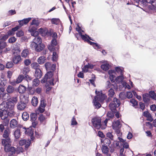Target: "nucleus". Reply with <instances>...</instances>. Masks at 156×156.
<instances>
[{"mask_svg": "<svg viewBox=\"0 0 156 156\" xmlns=\"http://www.w3.org/2000/svg\"><path fill=\"white\" fill-rule=\"evenodd\" d=\"M95 93L97 95V96L95 97L93 102L96 108H99L101 106L99 102H103L106 96L105 94H102L101 91L98 92L96 90Z\"/></svg>", "mask_w": 156, "mask_h": 156, "instance_id": "f257e3e1", "label": "nucleus"}, {"mask_svg": "<svg viewBox=\"0 0 156 156\" xmlns=\"http://www.w3.org/2000/svg\"><path fill=\"white\" fill-rule=\"evenodd\" d=\"M2 144L4 147L5 152H10L11 154H13L16 152V150L13 147H11V141L9 139L7 140H3L2 141Z\"/></svg>", "mask_w": 156, "mask_h": 156, "instance_id": "f03ea898", "label": "nucleus"}, {"mask_svg": "<svg viewBox=\"0 0 156 156\" xmlns=\"http://www.w3.org/2000/svg\"><path fill=\"white\" fill-rule=\"evenodd\" d=\"M53 73L51 71L48 72L45 74L44 78L41 80V82L44 83L46 82L47 85H54V78L52 77Z\"/></svg>", "mask_w": 156, "mask_h": 156, "instance_id": "7ed1b4c3", "label": "nucleus"}, {"mask_svg": "<svg viewBox=\"0 0 156 156\" xmlns=\"http://www.w3.org/2000/svg\"><path fill=\"white\" fill-rule=\"evenodd\" d=\"M0 109L3 111H11L9 113L12 114V111H14L13 104L10 101H3L0 105Z\"/></svg>", "mask_w": 156, "mask_h": 156, "instance_id": "20e7f679", "label": "nucleus"}, {"mask_svg": "<svg viewBox=\"0 0 156 156\" xmlns=\"http://www.w3.org/2000/svg\"><path fill=\"white\" fill-rule=\"evenodd\" d=\"M91 122L94 126L97 129H104L105 127L103 128L101 125V119L99 117H94L91 119Z\"/></svg>", "mask_w": 156, "mask_h": 156, "instance_id": "39448f33", "label": "nucleus"}, {"mask_svg": "<svg viewBox=\"0 0 156 156\" xmlns=\"http://www.w3.org/2000/svg\"><path fill=\"white\" fill-rule=\"evenodd\" d=\"M10 111H3L2 116L1 119L2 120H6V123L8 124L9 122V119H7L8 117L9 116L10 117H12L14 115V111H12V114H10L9 112Z\"/></svg>", "mask_w": 156, "mask_h": 156, "instance_id": "423d86ee", "label": "nucleus"}, {"mask_svg": "<svg viewBox=\"0 0 156 156\" xmlns=\"http://www.w3.org/2000/svg\"><path fill=\"white\" fill-rule=\"evenodd\" d=\"M42 40L41 38L38 36L36 37L33 39V41L30 44V46H35L37 44H42Z\"/></svg>", "mask_w": 156, "mask_h": 156, "instance_id": "0eeeda50", "label": "nucleus"}, {"mask_svg": "<svg viewBox=\"0 0 156 156\" xmlns=\"http://www.w3.org/2000/svg\"><path fill=\"white\" fill-rule=\"evenodd\" d=\"M24 78V77L23 75H20L18 76L16 80H14L11 82L10 84L13 86H15L16 84L21 83Z\"/></svg>", "mask_w": 156, "mask_h": 156, "instance_id": "6e6552de", "label": "nucleus"}, {"mask_svg": "<svg viewBox=\"0 0 156 156\" xmlns=\"http://www.w3.org/2000/svg\"><path fill=\"white\" fill-rule=\"evenodd\" d=\"M30 141L29 140H22L20 141L19 144L20 146L25 145L26 148L27 149L30 146Z\"/></svg>", "mask_w": 156, "mask_h": 156, "instance_id": "1a4fd4ad", "label": "nucleus"}, {"mask_svg": "<svg viewBox=\"0 0 156 156\" xmlns=\"http://www.w3.org/2000/svg\"><path fill=\"white\" fill-rule=\"evenodd\" d=\"M31 48L34 49L36 51L40 52L43 50L45 48L44 45L43 44H41L36 45L35 46H30Z\"/></svg>", "mask_w": 156, "mask_h": 156, "instance_id": "9d476101", "label": "nucleus"}, {"mask_svg": "<svg viewBox=\"0 0 156 156\" xmlns=\"http://www.w3.org/2000/svg\"><path fill=\"white\" fill-rule=\"evenodd\" d=\"M76 29L80 35L81 37L83 40L84 41H88V38L85 35L82 34V32H84V31L82 30L78 25H77V27L76 28Z\"/></svg>", "mask_w": 156, "mask_h": 156, "instance_id": "9b49d317", "label": "nucleus"}, {"mask_svg": "<svg viewBox=\"0 0 156 156\" xmlns=\"http://www.w3.org/2000/svg\"><path fill=\"white\" fill-rule=\"evenodd\" d=\"M31 20V17H29L26 19H24L22 20L18 21L20 26H22L24 24H27Z\"/></svg>", "mask_w": 156, "mask_h": 156, "instance_id": "f8f14e48", "label": "nucleus"}, {"mask_svg": "<svg viewBox=\"0 0 156 156\" xmlns=\"http://www.w3.org/2000/svg\"><path fill=\"white\" fill-rule=\"evenodd\" d=\"M21 58L20 55H17L13 56L12 61L15 64H18L21 61Z\"/></svg>", "mask_w": 156, "mask_h": 156, "instance_id": "ddd939ff", "label": "nucleus"}, {"mask_svg": "<svg viewBox=\"0 0 156 156\" xmlns=\"http://www.w3.org/2000/svg\"><path fill=\"white\" fill-rule=\"evenodd\" d=\"M26 104L20 101L17 105V108L19 110H23L26 106Z\"/></svg>", "mask_w": 156, "mask_h": 156, "instance_id": "4468645a", "label": "nucleus"}, {"mask_svg": "<svg viewBox=\"0 0 156 156\" xmlns=\"http://www.w3.org/2000/svg\"><path fill=\"white\" fill-rule=\"evenodd\" d=\"M113 128L115 130H117L121 127V125L120 122L119 120L115 122L112 126Z\"/></svg>", "mask_w": 156, "mask_h": 156, "instance_id": "2eb2a0df", "label": "nucleus"}, {"mask_svg": "<svg viewBox=\"0 0 156 156\" xmlns=\"http://www.w3.org/2000/svg\"><path fill=\"white\" fill-rule=\"evenodd\" d=\"M37 28L34 29V30H33V28H30L28 30V31L30 33L31 35L32 36H34L35 37L37 36H38V32L36 30Z\"/></svg>", "mask_w": 156, "mask_h": 156, "instance_id": "dca6fc26", "label": "nucleus"}, {"mask_svg": "<svg viewBox=\"0 0 156 156\" xmlns=\"http://www.w3.org/2000/svg\"><path fill=\"white\" fill-rule=\"evenodd\" d=\"M20 101H22L23 103L27 104L28 102V95H21L20 96Z\"/></svg>", "mask_w": 156, "mask_h": 156, "instance_id": "f3484780", "label": "nucleus"}, {"mask_svg": "<svg viewBox=\"0 0 156 156\" xmlns=\"http://www.w3.org/2000/svg\"><path fill=\"white\" fill-rule=\"evenodd\" d=\"M85 36L87 37L88 38V41H86L87 42H89L90 44V45H93V47H94L95 48H96V47H97L98 48H100V47L98 45V44H97L96 43H94L91 41H90L89 40V39H90L91 40L93 41V39H91L90 37L88 36L86 34H85Z\"/></svg>", "mask_w": 156, "mask_h": 156, "instance_id": "a211bd4d", "label": "nucleus"}, {"mask_svg": "<svg viewBox=\"0 0 156 156\" xmlns=\"http://www.w3.org/2000/svg\"><path fill=\"white\" fill-rule=\"evenodd\" d=\"M18 125V122L15 119H12L10 122V126L12 128L16 127Z\"/></svg>", "mask_w": 156, "mask_h": 156, "instance_id": "6ab92c4d", "label": "nucleus"}, {"mask_svg": "<svg viewBox=\"0 0 156 156\" xmlns=\"http://www.w3.org/2000/svg\"><path fill=\"white\" fill-rule=\"evenodd\" d=\"M10 133V131L9 129L5 130L4 132V134L3 135V136L4 138H5V139H2V141L3 140H7V139H9L10 140V139L9 137Z\"/></svg>", "mask_w": 156, "mask_h": 156, "instance_id": "aec40b11", "label": "nucleus"}, {"mask_svg": "<svg viewBox=\"0 0 156 156\" xmlns=\"http://www.w3.org/2000/svg\"><path fill=\"white\" fill-rule=\"evenodd\" d=\"M51 43V45L49 46L48 48L50 51H53L54 49L53 47L55 46L57 44V41L56 39H53L52 40Z\"/></svg>", "mask_w": 156, "mask_h": 156, "instance_id": "412c9836", "label": "nucleus"}, {"mask_svg": "<svg viewBox=\"0 0 156 156\" xmlns=\"http://www.w3.org/2000/svg\"><path fill=\"white\" fill-rule=\"evenodd\" d=\"M38 31L42 34V36H46L48 32V30L46 28H41L38 29Z\"/></svg>", "mask_w": 156, "mask_h": 156, "instance_id": "4be33fe9", "label": "nucleus"}, {"mask_svg": "<svg viewBox=\"0 0 156 156\" xmlns=\"http://www.w3.org/2000/svg\"><path fill=\"white\" fill-rule=\"evenodd\" d=\"M34 76L35 77L40 78L42 76L41 71L40 69H38L35 70Z\"/></svg>", "mask_w": 156, "mask_h": 156, "instance_id": "5701e85b", "label": "nucleus"}, {"mask_svg": "<svg viewBox=\"0 0 156 156\" xmlns=\"http://www.w3.org/2000/svg\"><path fill=\"white\" fill-rule=\"evenodd\" d=\"M26 87L22 85H20L18 88V91L20 94L24 93L26 91Z\"/></svg>", "mask_w": 156, "mask_h": 156, "instance_id": "b1692460", "label": "nucleus"}, {"mask_svg": "<svg viewBox=\"0 0 156 156\" xmlns=\"http://www.w3.org/2000/svg\"><path fill=\"white\" fill-rule=\"evenodd\" d=\"M148 5L149 8L150 9H155L156 8V0H152L151 3Z\"/></svg>", "mask_w": 156, "mask_h": 156, "instance_id": "393cba45", "label": "nucleus"}, {"mask_svg": "<svg viewBox=\"0 0 156 156\" xmlns=\"http://www.w3.org/2000/svg\"><path fill=\"white\" fill-rule=\"evenodd\" d=\"M115 94V92L114 90H113L112 88H111L108 92V95L109 96V98L108 100V101H109L111 100V98H112L114 94Z\"/></svg>", "mask_w": 156, "mask_h": 156, "instance_id": "a878e982", "label": "nucleus"}, {"mask_svg": "<svg viewBox=\"0 0 156 156\" xmlns=\"http://www.w3.org/2000/svg\"><path fill=\"white\" fill-rule=\"evenodd\" d=\"M29 54V51L27 49H25L23 50L21 53V56L23 57L26 58L27 57Z\"/></svg>", "mask_w": 156, "mask_h": 156, "instance_id": "bb28decb", "label": "nucleus"}, {"mask_svg": "<svg viewBox=\"0 0 156 156\" xmlns=\"http://www.w3.org/2000/svg\"><path fill=\"white\" fill-rule=\"evenodd\" d=\"M20 45L18 43H16L13 46L12 49L13 50H14L15 51H16V52H13L14 53H17L18 52H19L20 51Z\"/></svg>", "mask_w": 156, "mask_h": 156, "instance_id": "cd10ccee", "label": "nucleus"}, {"mask_svg": "<svg viewBox=\"0 0 156 156\" xmlns=\"http://www.w3.org/2000/svg\"><path fill=\"white\" fill-rule=\"evenodd\" d=\"M25 133L26 134L31 136L33 135L34 130L31 127H30L26 129L25 131Z\"/></svg>", "mask_w": 156, "mask_h": 156, "instance_id": "c85d7f7f", "label": "nucleus"}, {"mask_svg": "<svg viewBox=\"0 0 156 156\" xmlns=\"http://www.w3.org/2000/svg\"><path fill=\"white\" fill-rule=\"evenodd\" d=\"M6 42L3 41H0V54L2 53L3 49L6 47Z\"/></svg>", "mask_w": 156, "mask_h": 156, "instance_id": "c756f323", "label": "nucleus"}, {"mask_svg": "<svg viewBox=\"0 0 156 156\" xmlns=\"http://www.w3.org/2000/svg\"><path fill=\"white\" fill-rule=\"evenodd\" d=\"M109 107L110 109L112 112H116V107H117L115 105V104H114L113 102H112L109 105Z\"/></svg>", "mask_w": 156, "mask_h": 156, "instance_id": "7c9ffc66", "label": "nucleus"}, {"mask_svg": "<svg viewBox=\"0 0 156 156\" xmlns=\"http://www.w3.org/2000/svg\"><path fill=\"white\" fill-rule=\"evenodd\" d=\"M46 59L44 56L40 57L37 60L38 62L40 64H43L45 61Z\"/></svg>", "mask_w": 156, "mask_h": 156, "instance_id": "2f4dec72", "label": "nucleus"}, {"mask_svg": "<svg viewBox=\"0 0 156 156\" xmlns=\"http://www.w3.org/2000/svg\"><path fill=\"white\" fill-rule=\"evenodd\" d=\"M30 71V68L28 66H24L21 70L22 73L25 74L28 73Z\"/></svg>", "mask_w": 156, "mask_h": 156, "instance_id": "473e14b6", "label": "nucleus"}, {"mask_svg": "<svg viewBox=\"0 0 156 156\" xmlns=\"http://www.w3.org/2000/svg\"><path fill=\"white\" fill-rule=\"evenodd\" d=\"M143 101L145 102H147L149 101L150 97L147 94H145L143 95Z\"/></svg>", "mask_w": 156, "mask_h": 156, "instance_id": "72a5a7b5", "label": "nucleus"}, {"mask_svg": "<svg viewBox=\"0 0 156 156\" xmlns=\"http://www.w3.org/2000/svg\"><path fill=\"white\" fill-rule=\"evenodd\" d=\"M108 74L109 75V77L111 80L112 81L114 80V78L115 76L114 74L115 73V72L114 70H109L108 72Z\"/></svg>", "mask_w": 156, "mask_h": 156, "instance_id": "f704fd0d", "label": "nucleus"}, {"mask_svg": "<svg viewBox=\"0 0 156 156\" xmlns=\"http://www.w3.org/2000/svg\"><path fill=\"white\" fill-rule=\"evenodd\" d=\"M6 91L9 94H12L14 92V88L11 85H9L7 88Z\"/></svg>", "mask_w": 156, "mask_h": 156, "instance_id": "c9c22d12", "label": "nucleus"}, {"mask_svg": "<svg viewBox=\"0 0 156 156\" xmlns=\"http://www.w3.org/2000/svg\"><path fill=\"white\" fill-rule=\"evenodd\" d=\"M38 103V101L37 98L36 97H34L31 100V103L34 106H36Z\"/></svg>", "mask_w": 156, "mask_h": 156, "instance_id": "e433bc0d", "label": "nucleus"}, {"mask_svg": "<svg viewBox=\"0 0 156 156\" xmlns=\"http://www.w3.org/2000/svg\"><path fill=\"white\" fill-rule=\"evenodd\" d=\"M101 150L103 153L105 154H107L109 152V149L106 146H102Z\"/></svg>", "mask_w": 156, "mask_h": 156, "instance_id": "4c0bfd02", "label": "nucleus"}, {"mask_svg": "<svg viewBox=\"0 0 156 156\" xmlns=\"http://www.w3.org/2000/svg\"><path fill=\"white\" fill-rule=\"evenodd\" d=\"M18 101L17 97H12L8 101H10L13 104V109L14 105Z\"/></svg>", "mask_w": 156, "mask_h": 156, "instance_id": "58836bf2", "label": "nucleus"}, {"mask_svg": "<svg viewBox=\"0 0 156 156\" xmlns=\"http://www.w3.org/2000/svg\"><path fill=\"white\" fill-rule=\"evenodd\" d=\"M51 22L52 24L58 25L60 22V20L58 18H52L50 19Z\"/></svg>", "mask_w": 156, "mask_h": 156, "instance_id": "ea45409f", "label": "nucleus"}, {"mask_svg": "<svg viewBox=\"0 0 156 156\" xmlns=\"http://www.w3.org/2000/svg\"><path fill=\"white\" fill-rule=\"evenodd\" d=\"M40 23V20L34 19L32 20V22L30 23V24L31 25H34L37 26L39 25Z\"/></svg>", "mask_w": 156, "mask_h": 156, "instance_id": "a19ab883", "label": "nucleus"}, {"mask_svg": "<svg viewBox=\"0 0 156 156\" xmlns=\"http://www.w3.org/2000/svg\"><path fill=\"white\" fill-rule=\"evenodd\" d=\"M110 66L108 63H106L105 64H103L101 66V68L104 70L107 71L108 69Z\"/></svg>", "mask_w": 156, "mask_h": 156, "instance_id": "79ce46f5", "label": "nucleus"}, {"mask_svg": "<svg viewBox=\"0 0 156 156\" xmlns=\"http://www.w3.org/2000/svg\"><path fill=\"white\" fill-rule=\"evenodd\" d=\"M31 67L35 70L38 69H40V66L38 63L36 62H33L31 64Z\"/></svg>", "mask_w": 156, "mask_h": 156, "instance_id": "37998d69", "label": "nucleus"}, {"mask_svg": "<svg viewBox=\"0 0 156 156\" xmlns=\"http://www.w3.org/2000/svg\"><path fill=\"white\" fill-rule=\"evenodd\" d=\"M30 120L32 122L35 121L37 118L36 113H32L30 115Z\"/></svg>", "mask_w": 156, "mask_h": 156, "instance_id": "c03bdc74", "label": "nucleus"}, {"mask_svg": "<svg viewBox=\"0 0 156 156\" xmlns=\"http://www.w3.org/2000/svg\"><path fill=\"white\" fill-rule=\"evenodd\" d=\"M22 118L24 120H27L29 118V114L26 112H23L22 115Z\"/></svg>", "mask_w": 156, "mask_h": 156, "instance_id": "a18cd8bd", "label": "nucleus"}, {"mask_svg": "<svg viewBox=\"0 0 156 156\" xmlns=\"http://www.w3.org/2000/svg\"><path fill=\"white\" fill-rule=\"evenodd\" d=\"M14 135L16 138L17 139L20 136V131L19 129H17L14 132Z\"/></svg>", "mask_w": 156, "mask_h": 156, "instance_id": "49530a36", "label": "nucleus"}, {"mask_svg": "<svg viewBox=\"0 0 156 156\" xmlns=\"http://www.w3.org/2000/svg\"><path fill=\"white\" fill-rule=\"evenodd\" d=\"M112 102H113L117 107H119L120 104L119 100L116 98H114L113 101Z\"/></svg>", "mask_w": 156, "mask_h": 156, "instance_id": "de8ad7c7", "label": "nucleus"}, {"mask_svg": "<svg viewBox=\"0 0 156 156\" xmlns=\"http://www.w3.org/2000/svg\"><path fill=\"white\" fill-rule=\"evenodd\" d=\"M33 86L37 87L38 85L40 83V81L38 78H36L33 81Z\"/></svg>", "mask_w": 156, "mask_h": 156, "instance_id": "09e8293b", "label": "nucleus"}, {"mask_svg": "<svg viewBox=\"0 0 156 156\" xmlns=\"http://www.w3.org/2000/svg\"><path fill=\"white\" fill-rule=\"evenodd\" d=\"M46 119L45 117L42 114L40 115L38 118L39 120L40 121L41 123L44 122Z\"/></svg>", "mask_w": 156, "mask_h": 156, "instance_id": "8fccbe9b", "label": "nucleus"}, {"mask_svg": "<svg viewBox=\"0 0 156 156\" xmlns=\"http://www.w3.org/2000/svg\"><path fill=\"white\" fill-rule=\"evenodd\" d=\"M123 79V75L121 74L120 76H118L116 78V81L117 83H119L121 82Z\"/></svg>", "mask_w": 156, "mask_h": 156, "instance_id": "3c124183", "label": "nucleus"}, {"mask_svg": "<svg viewBox=\"0 0 156 156\" xmlns=\"http://www.w3.org/2000/svg\"><path fill=\"white\" fill-rule=\"evenodd\" d=\"M45 110L44 108L40 106L36 111V114H39V113H43Z\"/></svg>", "mask_w": 156, "mask_h": 156, "instance_id": "603ef678", "label": "nucleus"}, {"mask_svg": "<svg viewBox=\"0 0 156 156\" xmlns=\"http://www.w3.org/2000/svg\"><path fill=\"white\" fill-rule=\"evenodd\" d=\"M82 71L85 73L87 72H91V71L89 70V68L86 65L84 66L82 68Z\"/></svg>", "mask_w": 156, "mask_h": 156, "instance_id": "864d4df0", "label": "nucleus"}, {"mask_svg": "<svg viewBox=\"0 0 156 156\" xmlns=\"http://www.w3.org/2000/svg\"><path fill=\"white\" fill-rule=\"evenodd\" d=\"M119 98L122 100L125 99L126 98V95L124 92L120 93L119 95Z\"/></svg>", "mask_w": 156, "mask_h": 156, "instance_id": "5fc2aeb1", "label": "nucleus"}, {"mask_svg": "<svg viewBox=\"0 0 156 156\" xmlns=\"http://www.w3.org/2000/svg\"><path fill=\"white\" fill-rule=\"evenodd\" d=\"M106 136L111 140H113L114 136L111 132H108V133L106 134Z\"/></svg>", "mask_w": 156, "mask_h": 156, "instance_id": "6e6d98bb", "label": "nucleus"}, {"mask_svg": "<svg viewBox=\"0 0 156 156\" xmlns=\"http://www.w3.org/2000/svg\"><path fill=\"white\" fill-rule=\"evenodd\" d=\"M13 65V64L12 62H8L6 65V67L7 68H12Z\"/></svg>", "mask_w": 156, "mask_h": 156, "instance_id": "4d7b16f0", "label": "nucleus"}, {"mask_svg": "<svg viewBox=\"0 0 156 156\" xmlns=\"http://www.w3.org/2000/svg\"><path fill=\"white\" fill-rule=\"evenodd\" d=\"M130 102L132 104V106H134L138 105L137 101L134 99H132L130 100Z\"/></svg>", "mask_w": 156, "mask_h": 156, "instance_id": "13d9d810", "label": "nucleus"}, {"mask_svg": "<svg viewBox=\"0 0 156 156\" xmlns=\"http://www.w3.org/2000/svg\"><path fill=\"white\" fill-rule=\"evenodd\" d=\"M58 55L57 53L55 51H54L53 54L52 60L53 61H56L57 60Z\"/></svg>", "mask_w": 156, "mask_h": 156, "instance_id": "bf43d9fd", "label": "nucleus"}, {"mask_svg": "<svg viewBox=\"0 0 156 156\" xmlns=\"http://www.w3.org/2000/svg\"><path fill=\"white\" fill-rule=\"evenodd\" d=\"M23 151V148L21 147H18L16 150V152L17 154H19L20 152H22Z\"/></svg>", "mask_w": 156, "mask_h": 156, "instance_id": "052dcab7", "label": "nucleus"}, {"mask_svg": "<svg viewBox=\"0 0 156 156\" xmlns=\"http://www.w3.org/2000/svg\"><path fill=\"white\" fill-rule=\"evenodd\" d=\"M2 99L5 100H8L9 99V94L8 93H5L3 95Z\"/></svg>", "mask_w": 156, "mask_h": 156, "instance_id": "680f3d73", "label": "nucleus"}, {"mask_svg": "<svg viewBox=\"0 0 156 156\" xmlns=\"http://www.w3.org/2000/svg\"><path fill=\"white\" fill-rule=\"evenodd\" d=\"M126 95V97L128 98H131L133 96L132 93L130 91L127 92Z\"/></svg>", "mask_w": 156, "mask_h": 156, "instance_id": "e2e57ef3", "label": "nucleus"}, {"mask_svg": "<svg viewBox=\"0 0 156 156\" xmlns=\"http://www.w3.org/2000/svg\"><path fill=\"white\" fill-rule=\"evenodd\" d=\"M16 28L15 27L12 29L11 30L9 31L8 32V34L9 35H13L14 34V32L16 31Z\"/></svg>", "mask_w": 156, "mask_h": 156, "instance_id": "0e129e2a", "label": "nucleus"}, {"mask_svg": "<svg viewBox=\"0 0 156 156\" xmlns=\"http://www.w3.org/2000/svg\"><path fill=\"white\" fill-rule=\"evenodd\" d=\"M16 35L17 37H20L23 35L24 33L23 31L20 30L16 33Z\"/></svg>", "mask_w": 156, "mask_h": 156, "instance_id": "69168bd1", "label": "nucleus"}, {"mask_svg": "<svg viewBox=\"0 0 156 156\" xmlns=\"http://www.w3.org/2000/svg\"><path fill=\"white\" fill-rule=\"evenodd\" d=\"M45 66L47 70H50V67L51 66V64L49 62H46L45 65Z\"/></svg>", "mask_w": 156, "mask_h": 156, "instance_id": "338daca9", "label": "nucleus"}, {"mask_svg": "<svg viewBox=\"0 0 156 156\" xmlns=\"http://www.w3.org/2000/svg\"><path fill=\"white\" fill-rule=\"evenodd\" d=\"M24 62L25 66H28L31 63V61L30 59H26L24 61Z\"/></svg>", "mask_w": 156, "mask_h": 156, "instance_id": "774afa93", "label": "nucleus"}]
</instances>
